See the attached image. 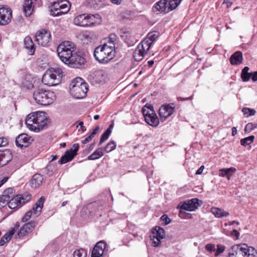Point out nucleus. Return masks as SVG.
Listing matches in <instances>:
<instances>
[{
    "label": "nucleus",
    "mask_w": 257,
    "mask_h": 257,
    "mask_svg": "<svg viewBox=\"0 0 257 257\" xmlns=\"http://www.w3.org/2000/svg\"><path fill=\"white\" fill-rule=\"evenodd\" d=\"M49 121L44 111H35L29 114L26 117L25 123L31 131L39 132L43 130Z\"/></svg>",
    "instance_id": "1"
},
{
    "label": "nucleus",
    "mask_w": 257,
    "mask_h": 257,
    "mask_svg": "<svg viewBox=\"0 0 257 257\" xmlns=\"http://www.w3.org/2000/svg\"><path fill=\"white\" fill-rule=\"evenodd\" d=\"M115 54V45L112 43L103 44L95 48L93 55L95 59L102 64L107 63L113 59Z\"/></svg>",
    "instance_id": "2"
},
{
    "label": "nucleus",
    "mask_w": 257,
    "mask_h": 257,
    "mask_svg": "<svg viewBox=\"0 0 257 257\" xmlns=\"http://www.w3.org/2000/svg\"><path fill=\"white\" fill-rule=\"evenodd\" d=\"M88 84L80 77L73 79L70 84V93L76 99L84 98L88 91Z\"/></svg>",
    "instance_id": "3"
},
{
    "label": "nucleus",
    "mask_w": 257,
    "mask_h": 257,
    "mask_svg": "<svg viewBox=\"0 0 257 257\" xmlns=\"http://www.w3.org/2000/svg\"><path fill=\"white\" fill-rule=\"evenodd\" d=\"M33 98L35 102L41 105H49L56 99L55 93L49 90L38 88L33 92Z\"/></svg>",
    "instance_id": "4"
},
{
    "label": "nucleus",
    "mask_w": 257,
    "mask_h": 257,
    "mask_svg": "<svg viewBox=\"0 0 257 257\" xmlns=\"http://www.w3.org/2000/svg\"><path fill=\"white\" fill-rule=\"evenodd\" d=\"M62 71L59 68L48 69L42 77V81L44 85L52 86L60 83L62 76Z\"/></svg>",
    "instance_id": "5"
},
{
    "label": "nucleus",
    "mask_w": 257,
    "mask_h": 257,
    "mask_svg": "<svg viewBox=\"0 0 257 257\" xmlns=\"http://www.w3.org/2000/svg\"><path fill=\"white\" fill-rule=\"evenodd\" d=\"M74 50L73 44L69 41H65L58 46L57 52L60 60L66 64L74 52Z\"/></svg>",
    "instance_id": "6"
},
{
    "label": "nucleus",
    "mask_w": 257,
    "mask_h": 257,
    "mask_svg": "<svg viewBox=\"0 0 257 257\" xmlns=\"http://www.w3.org/2000/svg\"><path fill=\"white\" fill-rule=\"evenodd\" d=\"M71 5L67 0H58L51 6V13L54 16H59L67 14L70 10Z\"/></svg>",
    "instance_id": "7"
},
{
    "label": "nucleus",
    "mask_w": 257,
    "mask_h": 257,
    "mask_svg": "<svg viewBox=\"0 0 257 257\" xmlns=\"http://www.w3.org/2000/svg\"><path fill=\"white\" fill-rule=\"evenodd\" d=\"M142 111L145 117V120L148 124L153 127H156L158 125L159 123L158 117L152 108L145 105L142 108Z\"/></svg>",
    "instance_id": "8"
},
{
    "label": "nucleus",
    "mask_w": 257,
    "mask_h": 257,
    "mask_svg": "<svg viewBox=\"0 0 257 257\" xmlns=\"http://www.w3.org/2000/svg\"><path fill=\"white\" fill-rule=\"evenodd\" d=\"M79 148L78 144H74L72 148L66 151L64 155L61 157L59 161V163L61 164H63L71 161L74 157L77 155V152L78 151Z\"/></svg>",
    "instance_id": "9"
},
{
    "label": "nucleus",
    "mask_w": 257,
    "mask_h": 257,
    "mask_svg": "<svg viewBox=\"0 0 257 257\" xmlns=\"http://www.w3.org/2000/svg\"><path fill=\"white\" fill-rule=\"evenodd\" d=\"M51 40L50 33L46 30L39 31L36 36V41L39 45L42 46H47Z\"/></svg>",
    "instance_id": "10"
},
{
    "label": "nucleus",
    "mask_w": 257,
    "mask_h": 257,
    "mask_svg": "<svg viewBox=\"0 0 257 257\" xmlns=\"http://www.w3.org/2000/svg\"><path fill=\"white\" fill-rule=\"evenodd\" d=\"M148 44L145 42H142L137 47L134 52V57L137 61L142 60L149 50Z\"/></svg>",
    "instance_id": "11"
},
{
    "label": "nucleus",
    "mask_w": 257,
    "mask_h": 257,
    "mask_svg": "<svg viewBox=\"0 0 257 257\" xmlns=\"http://www.w3.org/2000/svg\"><path fill=\"white\" fill-rule=\"evenodd\" d=\"M85 62L84 58L79 53L74 52L66 64L72 68H79L83 65Z\"/></svg>",
    "instance_id": "12"
},
{
    "label": "nucleus",
    "mask_w": 257,
    "mask_h": 257,
    "mask_svg": "<svg viewBox=\"0 0 257 257\" xmlns=\"http://www.w3.org/2000/svg\"><path fill=\"white\" fill-rule=\"evenodd\" d=\"M175 106L173 104H165L163 105L159 110V113L162 120H166L174 112Z\"/></svg>",
    "instance_id": "13"
},
{
    "label": "nucleus",
    "mask_w": 257,
    "mask_h": 257,
    "mask_svg": "<svg viewBox=\"0 0 257 257\" xmlns=\"http://www.w3.org/2000/svg\"><path fill=\"white\" fill-rule=\"evenodd\" d=\"M12 18V11L6 7L0 8V25L8 24Z\"/></svg>",
    "instance_id": "14"
},
{
    "label": "nucleus",
    "mask_w": 257,
    "mask_h": 257,
    "mask_svg": "<svg viewBox=\"0 0 257 257\" xmlns=\"http://www.w3.org/2000/svg\"><path fill=\"white\" fill-rule=\"evenodd\" d=\"M106 248V244L103 241L98 242L94 246L91 254V257L102 256Z\"/></svg>",
    "instance_id": "15"
},
{
    "label": "nucleus",
    "mask_w": 257,
    "mask_h": 257,
    "mask_svg": "<svg viewBox=\"0 0 257 257\" xmlns=\"http://www.w3.org/2000/svg\"><path fill=\"white\" fill-rule=\"evenodd\" d=\"M33 141V139L28 135L22 134L16 138V144L18 147L21 148L27 147Z\"/></svg>",
    "instance_id": "16"
},
{
    "label": "nucleus",
    "mask_w": 257,
    "mask_h": 257,
    "mask_svg": "<svg viewBox=\"0 0 257 257\" xmlns=\"http://www.w3.org/2000/svg\"><path fill=\"white\" fill-rule=\"evenodd\" d=\"M27 202L26 199H24L21 194H17L14 198L9 199L8 203L9 207L11 209H15L21 207L23 204Z\"/></svg>",
    "instance_id": "17"
},
{
    "label": "nucleus",
    "mask_w": 257,
    "mask_h": 257,
    "mask_svg": "<svg viewBox=\"0 0 257 257\" xmlns=\"http://www.w3.org/2000/svg\"><path fill=\"white\" fill-rule=\"evenodd\" d=\"M249 247L246 244L235 245L232 247V250L236 251V257H246Z\"/></svg>",
    "instance_id": "18"
},
{
    "label": "nucleus",
    "mask_w": 257,
    "mask_h": 257,
    "mask_svg": "<svg viewBox=\"0 0 257 257\" xmlns=\"http://www.w3.org/2000/svg\"><path fill=\"white\" fill-rule=\"evenodd\" d=\"M45 200V198L44 196H41L36 202L32 209L30 210L33 215L38 217L41 214Z\"/></svg>",
    "instance_id": "19"
},
{
    "label": "nucleus",
    "mask_w": 257,
    "mask_h": 257,
    "mask_svg": "<svg viewBox=\"0 0 257 257\" xmlns=\"http://www.w3.org/2000/svg\"><path fill=\"white\" fill-rule=\"evenodd\" d=\"M169 7L167 0H161L154 7V11L167 13L171 11Z\"/></svg>",
    "instance_id": "20"
},
{
    "label": "nucleus",
    "mask_w": 257,
    "mask_h": 257,
    "mask_svg": "<svg viewBox=\"0 0 257 257\" xmlns=\"http://www.w3.org/2000/svg\"><path fill=\"white\" fill-rule=\"evenodd\" d=\"M35 226V222L31 221L28 223H25L21 228L18 235L19 237H22L26 235L29 232H31Z\"/></svg>",
    "instance_id": "21"
},
{
    "label": "nucleus",
    "mask_w": 257,
    "mask_h": 257,
    "mask_svg": "<svg viewBox=\"0 0 257 257\" xmlns=\"http://www.w3.org/2000/svg\"><path fill=\"white\" fill-rule=\"evenodd\" d=\"M87 15L86 14H81L76 16L73 20V23L75 25L82 27H86L87 23Z\"/></svg>",
    "instance_id": "22"
},
{
    "label": "nucleus",
    "mask_w": 257,
    "mask_h": 257,
    "mask_svg": "<svg viewBox=\"0 0 257 257\" xmlns=\"http://www.w3.org/2000/svg\"><path fill=\"white\" fill-rule=\"evenodd\" d=\"M93 75L95 82L98 83H103L106 81L107 74L102 70L95 71Z\"/></svg>",
    "instance_id": "23"
},
{
    "label": "nucleus",
    "mask_w": 257,
    "mask_h": 257,
    "mask_svg": "<svg viewBox=\"0 0 257 257\" xmlns=\"http://www.w3.org/2000/svg\"><path fill=\"white\" fill-rule=\"evenodd\" d=\"M12 159V155L8 150L0 151V162L2 166L7 165Z\"/></svg>",
    "instance_id": "24"
},
{
    "label": "nucleus",
    "mask_w": 257,
    "mask_h": 257,
    "mask_svg": "<svg viewBox=\"0 0 257 257\" xmlns=\"http://www.w3.org/2000/svg\"><path fill=\"white\" fill-rule=\"evenodd\" d=\"M43 177L40 174H35L30 181V185L32 188H37L42 185L43 181Z\"/></svg>",
    "instance_id": "25"
},
{
    "label": "nucleus",
    "mask_w": 257,
    "mask_h": 257,
    "mask_svg": "<svg viewBox=\"0 0 257 257\" xmlns=\"http://www.w3.org/2000/svg\"><path fill=\"white\" fill-rule=\"evenodd\" d=\"M36 0H25L23 5V12L26 17L30 16L33 11V2Z\"/></svg>",
    "instance_id": "26"
},
{
    "label": "nucleus",
    "mask_w": 257,
    "mask_h": 257,
    "mask_svg": "<svg viewBox=\"0 0 257 257\" xmlns=\"http://www.w3.org/2000/svg\"><path fill=\"white\" fill-rule=\"evenodd\" d=\"M242 54L240 51L233 53L230 58V62L232 65H238L242 63Z\"/></svg>",
    "instance_id": "27"
},
{
    "label": "nucleus",
    "mask_w": 257,
    "mask_h": 257,
    "mask_svg": "<svg viewBox=\"0 0 257 257\" xmlns=\"http://www.w3.org/2000/svg\"><path fill=\"white\" fill-rule=\"evenodd\" d=\"M101 20L99 15H87V27L99 25L101 23Z\"/></svg>",
    "instance_id": "28"
},
{
    "label": "nucleus",
    "mask_w": 257,
    "mask_h": 257,
    "mask_svg": "<svg viewBox=\"0 0 257 257\" xmlns=\"http://www.w3.org/2000/svg\"><path fill=\"white\" fill-rule=\"evenodd\" d=\"M24 46L29 54L33 55L34 54L35 51V45L31 37H26L25 38Z\"/></svg>",
    "instance_id": "29"
},
{
    "label": "nucleus",
    "mask_w": 257,
    "mask_h": 257,
    "mask_svg": "<svg viewBox=\"0 0 257 257\" xmlns=\"http://www.w3.org/2000/svg\"><path fill=\"white\" fill-rule=\"evenodd\" d=\"M19 225H16L15 227L11 229L9 232L6 233L0 240V245L3 246L6 242H8L12 238V235L18 229Z\"/></svg>",
    "instance_id": "30"
},
{
    "label": "nucleus",
    "mask_w": 257,
    "mask_h": 257,
    "mask_svg": "<svg viewBox=\"0 0 257 257\" xmlns=\"http://www.w3.org/2000/svg\"><path fill=\"white\" fill-rule=\"evenodd\" d=\"M177 208H180V210L187 211H193V199H191L187 201L184 202L180 203Z\"/></svg>",
    "instance_id": "31"
},
{
    "label": "nucleus",
    "mask_w": 257,
    "mask_h": 257,
    "mask_svg": "<svg viewBox=\"0 0 257 257\" xmlns=\"http://www.w3.org/2000/svg\"><path fill=\"white\" fill-rule=\"evenodd\" d=\"M159 37V33L158 32H152L148 34L147 38L142 42H145L148 44V46L150 49L151 45Z\"/></svg>",
    "instance_id": "32"
},
{
    "label": "nucleus",
    "mask_w": 257,
    "mask_h": 257,
    "mask_svg": "<svg viewBox=\"0 0 257 257\" xmlns=\"http://www.w3.org/2000/svg\"><path fill=\"white\" fill-rule=\"evenodd\" d=\"M211 212L214 214L215 217L218 218L227 216L229 215L228 212H226L223 209L217 207H212L211 209Z\"/></svg>",
    "instance_id": "33"
},
{
    "label": "nucleus",
    "mask_w": 257,
    "mask_h": 257,
    "mask_svg": "<svg viewBox=\"0 0 257 257\" xmlns=\"http://www.w3.org/2000/svg\"><path fill=\"white\" fill-rule=\"evenodd\" d=\"M114 126L113 122H112L109 126V127L107 128L105 132L102 135L100 142L99 143V145H101L103 142H104L106 140H107L111 134L112 130Z\"/></svg>",
    "instance_id": "34"
},
{
    "label": "nucleus",
    "mask_w": 257,
    "mask_h": 257,
    "mask_svg": "<svg viewBox=\"0 0 257 257\" xmlns=\"http://www.w3.org/2000/svg\"><path fill=\"white\" fill-rule=\"evenodd\" d=\"M103 149L102 148H98L92 154L87 158L88 160H94L98 159L103 156Z\"/></svg>",
    "instance_id": "35"
},
{
    "label": "nucleus",
    "mask_w": 257,
    "mask_h": 257,
    "mask_svg": "<svg viewBox=\"0 0 257 257\" xmlns=\"http://www.w3.org/2000/svg\"><path fill=\"white\" fill-rule=\"evenodd\" d=\"M249 68L248 67L246 66L242 70L241 73V78L243 81L246 82L249 80L251 77V73H249L248 71Z\"/></svg>",
    "instance_id": "36"
},
{
    "label": "nucleus",
    "mask_w": 257,
    "mask_h": 257,
    "mask_svg": "<svg viewBox=\"0 0 257 257\" xmlns=\"http://www.w3.org/2000/svg\"><path fill=\"white\" fill-rule=\"evenodd\" d=\"M254 139V136H250L248 137L241 139L240 144L244 147H246L251 144L253 142Z\"/></svg>",
    "instance_id": "37"
},
{
    "label": "nucleus",
    "mask_w": 257,
    "mask_h": 257,
    "mask_svg": "<svg viewBox=\"0 0 257 257\" xmlns=\"http://www.w3.org/2000/svg\"><path fill=\"white\" fill-rule=\"evenodd\" d=\"M10 198V196L8 194L0 195V208L4 207L8 203Z\"/></svg>",
    "instance_id": "38"
},
{
    "label": "nucleus",
    "mask_w": 257,
    "mask_h": 257,
    "mask_svg": "<svg viewBox=\"0 0 257 257\" xmlns=\"http://www.w3.org/2000/svg\"><path fill=\"white\" fill-rule=\"evenodd\" d=\"M116 146V143L114 141L109 142L106 147L103 149L107 153H110L114 150Z\"/></svg>",
    "instance_id": "39"
},
{
    "label": "nucleus",
    "mask_w": 257,
    "mask_h": 257,
    "mask_svg": "<svg viewBox=\"0 0 257 257\" xmlns=\"http://www.w3.org/2000/svg\"><path fill=\"white\" fill-rule=\"evenodd\" d=\"M170 11L175 10L180 4L181 0H167Z\"/></svg>",
    "instance_id": "40"
},
{
    "label": "nucleus",
    "mask_w": 257,
    "mask_h": 257,
    "mask_svg": "<svg viewBox=\"0 0 257 257\" xmlns=\"http://www.w3.org/2000/svg\"><path fill=\"white\" fill-rule=\"evenodd\" d=\"M235 169L234 168H229L227 169H221L219 171V176L224 177L228 175L231 172H234Z\"/></svg>",
    "instance_id": "41"
},
{
    "label": "nucleus",
    "mask_w": 257,
    "mask_h": 257,
    "mask_svg": "<svg viewBox=\"0 0 257 257\" xmlns=\"http://www.w3.org/2000/svg\"><path fill=\"white\" fill-rule=\"evenodd\" d=\"M156 232H153V235L160 239L163 238L165 236V232L164 230L160 227H158V229H155Z\"/></svg>",
    "instance_id": "42"
},
{
    "label": "nucleus",
    "mask_w": 257,
    "mask_h": 257,
    "mask_svg": "<svg viewBox=\"0 0 257 257\" xmlns=\"http://www.w3.org/2000/svg\"><path fill=\"white\" fill-rule=\"evenodd\" d=\"M73 256L74 257H86L87 252L85 249L81 248L75 250L73 253Z\"/></svg>",
    "instance_id": "43"
},
{
    "label": "nucleus",
    "mask_w": 257,
    "mask_h": 257,
    "mask_svg": "<svg viewBox=\"0 0 257 257\" xmlns=\"http://www.w3.org/2000/svg\"><path fill=\"white\" fill-rule=\"evenodd\" d=\"M187 211L180 210L179 216L182 219H190L192 217V214L190 213L186 212Z\"/></svg>",
    "instance_id": "44"
},
{
    "label": "nucleus",
    "mask_w": 257,
    "mask_h": 257,
    "mask_svg": "<svg viewBox=\"0 0 257 257\" xmlns=\"http://www.w3.org/2000/svg\"><path fill=\"white\" fill-rule=\"evenodd\" d=\"M100 1V0H88L87 3L90 8L97 9L98 7V2Z\"/></svg>",
    "instance_id": "45"
},
{
    "label": "nucleus",
    "mask_w": 257,
    "mask_h": 257,
    "mask_svg": "<svg viewBox=\"0 0 257 257\" xmlns=\"http://www.w3.org/2000/svg\"><path fill=\"white\" fill-rule=\"evenodd\" d=\"M256 127H257V124H254V123H248L247 124H246V125L245 127L244 131L245 132H250L251 131L255 129Z\"/></svg>",
    "instance_id": "46"
},
{
    "label": "nucleus",
    "mask_w": 257,
    "mask_h": 257,
    "mask_svg": "<svg viewBox=\"0 0 257 257\" xmlns=\"http://www.w3.org/2000/svg\"><path fill=\"white\" fill-rule=\"evenodd\" d=\"M203 204V202L198 198H194V211L198 209Z\"/></svg>",
    "instance_id": "47"
},
{
    "label": "nucleus",
    "mask_w": 257,
    "mask_h": 257,
    "mask_svg": "<svg viewBox=\"0 0 257 257\" xmlns=\"http://www.w3.org/2000/svg\"><path fill=\"white\" fill-rule=\"evenodd\" d=\"M108 39V40L107 42L103 44H109V43H112V44L115 45L114 42L116 39V36L115 34H112L110 35Z\"/></svg>",
    "instance_id": "48"
},
{
    "label": "nucleus",
    "mask_w": 257,
    "mask_h": 257,
    "mask_svg": "<svg viewBox=\"0 0 257 257\" xmlns=\"http://www.w3.org/2000/svg\"><path fill=\"white\" fill-rule=\"evenodd\" d=\"M152 239V244H153V246H154L155 247H157L160 244V243H161V241H160L161 239L160 238H159L157 237H156V236H155L154 235H153V238Z\"/></svg>",
    "instance_id": "49"
},
{
    "label": "nucleus",
    "mask_w": 257,
    "mask_h": 257,
    "mask_svg": "<svg viewBox=\"0 0 257 257\" xmlns=\"http://www.w3.org/2000/svg\"><path fill=\"white\" fill-rule=\"evenodd\" d=\"M256 253L257 252L254 248L251 246H250L249 251H248V253H247L246 257H256Z\"/></svg>",
    "instance_id": "50"
},
{
    "label": "nucleus",
    "mask_w": 257,
    "mask_h": 257,
    "mask_svg": "<svg viewBox=\"0 0 257 257\" xmlns=\"http://www.w3.org/2000/svg\"><path fill=\"white\" fill-rule=\"evenodd\" d=\"M33 215L32 213L29 210L28 212H26L25 215L24 216V217L22 218V221L23 222H26L28 220H29L32 215Z\"/></svg>",
    "instance_id": "51"
},
{
    "label": "nucleus",
    "mask_w": 257,
    "mask_h": 257,
    "mask_svg": "<svg viewBox=\"0 0 257 257\" xmlns=\"http://www.w3.org/2000/svg\"><path fill=\"white\" fill-rule=\"evenodd\" d=\"M225 247L222 245H217V248L216 249L215 251V255L217 256L220 253L223 252L224 250Z\"/></svg>",
    "instance_id": "52"
},
{
    "label": "nucleus",
    "mask_w": 257,
    "mask_h": 257,
    "mask_svg": "<svg viewBox=\"0 0 257 257\" xmlns=\"http://www.w3.org/2000/svg\"><path fill=\"white\" fill-rule=\"evenodd\" d=\"M205 248L209 251H215L216 250L215 246L213 244H207L206 245Z\"/></svg>",
    "instance_id": "53"
},
{
    "label": "nucleus",
    "mask_w": 257,
    "mask_h": 257,
    "mask_svg": "<svg viewBox=\"0 0 257 257\" xmlns=\"http://www.w3.org/2000/svg\"><path fill=\"white\" fill-rule=\"evenodd\" d=\"M161 219L163 221L165 224H168L171 222V219L168 217L167 215H163L161 216Z\"/></svg>",
    "instance_id": "54"
},
{
    "label": "nucleus",
    "mask_w": 257,
    "mask_h": 257,
    "mask_svg": "<svg viewBox=\"0 0 257 257\" xmlns=\"http://www.w3.org/2000/svg\"><path fill=\"white\" fill-rule=\"evenodd\" d=\"M8 144V140L5 138H0V147H5Z\"/></svg>",
    "instance_id": "55"
},
{
    "label": "nucleus",
    "mask_w": 257,
    "mask_h": 257,
    "mask_svg": "<svg viewBox=\"0 0 257 257\" xmlns=\"http://www.w3.org/2000/svg\"><path fill=\"white\" fill-rule=\"evenodd\" d=\"M99 130V126H96L95 128L92 131V132L89 134V136L91 137V138L92 139L94 138V136L96 135L97 132Z\"/></svg>",
    "instance_id": "56"
},
{
    "label": "nucleus",
    "mask_w": 257,
    "mask_h": 257,
    "mask_svg": "<svg viewBox=\"0 0 257 257\" xmlns=\"http://www.w3.org/2000/svg\"><path fill=\"white\" fill-rule=\"evenodd\" d=\"M250 78L253 81H257V71L251 73Z\"/></svg>",
    "instance_id": "57"
},
{
    "label": "nucleus",
    "mask_w": 257,
    "mask_h": 257,
    "mask_svg": "<svg viewBox=\"0 0 257 257\" xmlns=\"http://www.w3.org/2000/svg\"><path fill=\"white\" fill-rule=\"evenodd\" d=\"M243 114L244 115H246V117H248L249 116H250V115H249V111H250V108H243L242 110Z\"/></svg>",
    "instance_id": "58"
},
{
    "label": "nucleus",
    "mask_w": 257,
    "mask_h": 257,
    "mask_svg": "<svg viewBox=\"0 0 257 257\" xmlns=\"http://www.w3.org/2000/svg\"><path fill=\"white\" fill-rule=\"evenodd\" d=\"M16 190L13 188H8L6 189L3 193H15Z\"/></svg>",
    "instance_id": "59"
},
{
    "label": "nucleus",
    "mask_w": 257,
    "mask_h": 257,
    "mask_svg": "<svg viewBox=\"0 0 257 257\" xmlns=\"http://www.w3.org/2000/svg\"><path fill=\"white\" fill-rule=\"evenodd\" d=\"M204 165H202L201 166L199 169H198L197 170V171L196 172V175H200L202 173V172L203 171V170L204 169Z\"/></svg>",
    "instance_id": "60"
},
{
    "label": "nucleus",
    "mask_w": 257,
    "mask_h": 257,
    "mask_svg": "<svg viewBox=\"0 0 257 257\" xmlns=\"http://www.w3.org/2000/svg\"><path fill=\"white\" fill-rule=\"evenodd\" d=\"M232 236H235L236 238H238L239 235V233L236 230L233 229L231 233Z\"/></svg>",
    "instance_id": "61"
},
{
    "label": "nucleus",
    "mask_w": 257,
    "mask_h": 257,
    "mask_svg": "<svg viewBox=\"0 0 257 257\" xmlns=\"http://www.w3.org/2000/svg\"><path fill=\"white\" fill-rule=\"evenodd\" d=\"M228 257H236V251H233L231 248L228 253Z\"/></svg>",
    "instance_id": "62"
},
{
    "label": "nucleus",
    "mask_w": 257,
    "mask_h": 257,
    "mask_svg": "<svg viewBox=\"0 0 257 257\" xmlns=\"http://www.w3.org/2000/svg\"><path fill=\"white\" fill-rule=\"evenodd\" d=\"M92 138H91V137H90L89 136H88L87 137H86L83 141H82V143L83 144H86L87 143H88L89 141H90V140H91Z\"/></svg>",
    "instance_id": "63"
},
{
    "label": "nucleus",
    "mask_w": 257,
    "mask_h": 257,
    "mask_svg": "<svg viewBox=\"0 0 257 257\" xmlns=\"http://www.w3.org/2000/svg\"><path fill=\"white\" fill-rule=\"evenodd\" d=\"M237 134V129L236 127L232 128V136H234Z\"/></svg>",
    "instance_id": "64"
}]
</instances>
